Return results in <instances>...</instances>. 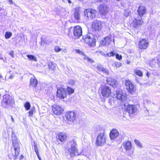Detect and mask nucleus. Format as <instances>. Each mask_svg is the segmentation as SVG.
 <instances>
[{
    "mask_svg": "<svg viewBox=\"0 0 160 160\" xmlns=\"http://www.w3.org/2000/svg\"><path fill=\"white\" fill-rule=\"evenodd\" d=\"M125 108L126 111L128 112L129 114H132L135 113L137 110V108L135 105L128 104L126 105V104H124Z\"/></svg>",
    "mask_w": 160,
    "mask_h": 160,
    "instance_id": "nucleus-17",
    "label": "nucleus"
},
{
    "mask_svg": "<svg viewBox=\"0 0 160 160\" xmlns=\"http://www.w3.org/2000/svg\"><path fill=\"white\" fill-rule=\"evenodd\" d=\"M106 136L104 132L99 134L97 137L96 144L97 146H102L106 143Z\"/></svg>",
    "mask_w": 160,
    "mask_h": 160,
    "instance_id": "nucleus-5",
    "label": "nucleus"
},
{
    "mask_svg": "<svg viewBox=\"0 0 160 160\" xmlns=\"http://www.w3.org/2000/svg\"><path fill=\"white\" fill-rule=\"evenodd\" d=\"M54 50L56 52H58L61 51V49L58 46H56L55 47Z\"/></svg>",
    "mask_w": 160,
    "mask_h": 160,
    "instance_id": "nucleus-39",
    "label": "nucleus"
},
{
    "mask_svg": "<svg viewBox=\"0 0 160 160\" xmlns=\"http://www.w3.org/2000/svg\"><path fill=\"white\" fill-rule=\"evenodd\" d=\"M115 55V53H114V52L112 51L111 52H108L107 54V55L109 57L113 56H114Z\"/></svg>",
    "mask_w": 160,
    "mask_h": 160,
    "instance_id": "nucleus-41",
    "label": "nucleus"
},
{
    "mask_svg": "<svg viewBox=\"0 0 160 160\" xmlns=\"http://www.w3.org/2000/svg\"><path fill=\"white\" fill-rule=\"evenodd\" d=\"M149 45V42L147 39L145 38L141 39L138 43V48L141 49H146Z\"/></svg>",
    "mask_w": 160,
    "mask_h": 160,
    "instance_id": "nucleus-9",
    "label": "nucleus"
},
{
    "mask_svg": "<svg viewBox=\"0 0 160 160\" xmlns=\"http://www.w3.org/2000/svg\"><path fill=\"white\" fill-rule=\"evenodd\" d=\"M119 135V133L117 130L113 129L110 133V137L111 139H113L116 138Z\"/></svg>",
    "mask_w": 160,
    "mask_h": 160,
    "instance_id": "nucleus-20",
    "label": "nucleus"
},
{
    "mask_svg": "<svg viewBox=\"0 0 160 160\" xmlns=\"http://www.w3.org/2000/svg\"><path fill=\"white\" fill-rule=\"evenodd\" d=\"M9 54L12 58H13L14 57V52L13 51H11L9 53Z\"/></svg>",
    "mask_w": 160,
    "mask_h": 160,
    "instance_id": "nucleus-45",
    "label": "nucleus"
},
{
    "mask_svg": "<svg viewBox=\"0 0 160 160\" xmlns=\"http://www.w3.org/2000/svg\"><path fill=\"white\" fill-rule=\"evenodd\" d=\"M124 148L126 150H129L131 148V142L128 141H125L123 144Z\"/></svg>",
    "mask_w": 160,
    "mask_h": 160,
    "instance_id": "nucleus-23",
    "label": "nucleus"
},
{
    "mask_svg": "<svg viewBox=\"0 0 160 160\" xmlns=\"http://www.w3.org/2000/svg\"><path fill=\"white\" fill-rule=\"evenodd\" d=\"M57 97L58 98L63 99L66 97L67 92L64 88H60L57 89Z\"/></svg>",
    "mask_w": 160,
    "mask_h": 160,
    "instance_id": "nucleus-13",
    "label": "nucleus"
},
{
    "mask_svg": "<svg viewBox=\"0 0 160 160\" xmlns=\"http://www.w3.org/2000/svg\"><path fill=\"white\" fill-rule=\"evenodd\" d=\"M29 117H30V116H31L32 117L33 115V111L31 110L29 112Z\"/></svg>",
    "mask_w": 160,
    "mask_h": 160,
    "instance_id": "nucleus-46",
    "label": "nucleus"
},
{
    "mask_svg": "<svg viewBox=\"0 0 160 160\" xmlns=\"http://www.w3.org/2000/svg\"><path fill=\"white\" fill-rule=\"evenodd\" d=\"M97 68L99 71L101 72L106 75H108L109 74L108 70L104 68L101 65H98L97 67Z\"/></svg>",
    "mask_w": 160,
    "mask_h": 160,
    "instance_id": "nucleus-21",
    "label": "nucleus"
},
{
    "mask_svg": "<svg viewBox=\"0 0 160 160\" xmlns=\"http://www.w3.org/2000/svg\"><path fill=\"white\" fill-rule=\"evenodd\" d=\"M100 90H101L102 95L105 98H108L111 93V90L109 87L106 85L101 86Z\"/></svg>",
    "mask_w": 160,
    "mask_h": 160,
    "instance_id": "nucleus-7",
    "label": "nucleus"
},
{
    "mask_svg": "<svg viewBox=\"0 0 160 160\" xmlns=\"http://www.w3.org/2000/svg\"><path fill=\"white\" fill-rule=\"evenodd\" d=\"M146 9L144 6H140L138 7L137 10L138 14L140 17L144 15L146 12Z\"/></svg>",
    "mask_w": 160,
    "mask_h": 160,
    "instance_id": "nucleus-19",
    "label": "nucleus"
},
{
    "mask_svg": "<svg viewBox=\"0 0 160 160\" xmlns=\"http://www.w3.org/2000/svg\"><path fill=\"white\" fill-rule=\"evenodd\" d=\"M114 64L115 66L117 67V68H119L122 65V64L121 63L118 62H114Z\"/></svg>",
    "mask_w": 160,
    "mask_h": 160,
    "instance_id": "nucleus-40",
    "label": "nucleus"
},
{
    "mask_svg": "<svg viewBox=\"0 0 160 160\" xmlns=\"http://www.w3.org/2000/svg\"><path fill=\"white\" fill-rule=\"evenodd\" d=\"M134 142L138 147L141 148L142 147V143L138 140L135 139L134 140Z\"/></svg>",
    "mask_w": 160,
    "mask_h": 160,
    "instance_id": "nucleus-33",
    "label": "nucleus"
},
{
    "mask_svg": "<svg viewBox=\"0 0 160 160\" xmlns=\"http://www.w3.org/2000/svg\"><path fill=\"white\" fill-rule=\"evenodd\" d=\"M68 82L71 85H74L75 83V81L72 79L70 80Z\"/></svg>",
    "mask_w": 160,
    "mask_h": 160,
    "instance_id": "nucleus-44",
    "label": "nucleus"
},
{
    "mask_svg": "<svg viewBox=\"0 0 160 160\" xmlns=\"http://www.w3.org/2000/svg\"><path fill=\"white\" fill-rule=\"evenodd\" d=\"M92 28L93 31H100L102 28V26L101 21L95 20L92 23Z\"/></svg>",
    "mask_w": 160,
    "mask_h": 160,
    "instance_id": "nucleus-10",
    "label": "nucleus"
},
{
    "mask_svg": "<svg viewBox=\"0 0 160 160\" xmlns=\"http://www.w3.org/2000/svg\"><path fill=\"white\" fill-rule=\"evenodd\" d=\"M12 142L14 149H11V152H12V153H9L8 156L10 159H12L13 158L14 160H15L18 158L19 153L20 145L18 140Z\"/></svg>",
    "mask_w": 160,
    "mask_h": 160,
    "instance_id": "nucleus-3",
    "label": "nucleus"
},
{
    "mask_svg": "<svg viewBox=\"0 0 160 160\" xmlns=\"http://www.w3.org/2000/svg\"><path fill=\"white\" fill-rule=\"evenodd\" d=\"M97 11L92 8H89L85 9L84 12L85 17H86V19H91L95 18L96 17Z\"/></svg>",
    "mask_w": 160,
    "mask_h": 160,
    "instance_id": "nucleus-4",
    "label": "nucleus"
},
{
    "mask_svg": "<svg viewBox=\"0 0 160 160\" xmlns=\"http://www.w3.org/2000/svg\"><path fill=\"white\" fill-rule=\"evenodd\" d=\"M38 80L34 78H32L30 80V86L32 87L33 88H35L38 84Z\"/></svg>",
    "mask_w": 160,
    "mask_h": 160,
    "instance_id": "nucleus-24",
    "label": "nucleus"
},
{
    "mask_svg": "<svg viewBox=\"0 0 160 160\" xmlns=\"http://www.w3.org/2000/svg\"><path fill=\"white\" fill-rule=\"evenodd\" d=\"M77 114L73 111H69L66 113V117L68 122L70 124L76 119Z\"/></svg>",
    "mask_w": 160,
    "mask_h": 160,
    "instance_id": "nucleus-8",
    "label": "nucleus"
},
{
    "mask_svg": "<svg viewBox=\"0 0 160 160\" xmlns=\"http://www.w3.org/2000/svg\"><path fill=\"white\" fill-rule=\"evenodd\" d=\"M117 1H120V0H116Z\"/></svg>",
    "mask_w": 160,
    "mask_h": 160,
    "instance_id": "nucleus-56",
    "label": "nucleus"
},
{
    "mask_svg": "<svg viewBox=\"0 0 160 160\" xmlns=\"http://www.w3.org/2000/svg\"><path fill=\"white\" fill-rule=\"evenodd\" d=\"M12 76H10V77H9V78L10 79H12Z\"/></svg>",
    "mask_w": 160,
    "mask_h": 160,
    "instance_id": "nucleus-54",
    "label": "nucleus"
},
{
    "mask_svg": "<svg viewBox=\"0 0 160 160\" xmlns=\"http://www.w3.org/2000/svg\"><path fill=\"white\" fill-rule=\"evenodd\" d=\"M149 75H150V74H149V73H148V72H147V76L148 77H149V75H149Z\"/></svg>",
    "mask_w": 160,
    "mask_h": 160,
    "instance_id": "nucleus-52",
    "label": "nucleus"
},
{
    "mask_svg": "<svg viewBox=\"0 0 160 160\" xmlns=\"http://www.w3.org/2000/svg\"><path fill=\"white\" fill-rule=\"evenodd\" d=\"M67 137L65 133H60L58 136V138L61 142L64 141L66 140Z\"/></svg>",
    "mask_w": 160,
    "mask_h": 160,
    "instance_id": "nucleus-26",
    "label": "nucleus"
},
{
    "mask_svg": "<svg viewBox=\"0 0 160 160\" xmlns=\"http://www.w3.org/2000/svg\"><path fill=\"white\" fill-rule=\"evenodd\" d=\"M68 2L70 3L71 2L69 0H68Z\"/></svg>",
    "mask_w": 160,
    "mask_h": 160,
    "instance_id": "nucleus-55",
    "label": "nucleus"
},
{
    "mask_svg": "<svg viewBox=\"0 0 160 160\" xmlns=\"http://www.w3.org/2000/svg\"><path fill=\"white\" fill-rule=\"evenodd\" d=\"M76 50L77 51V52L79 53H80V51L79 50Z\"/></svg>",
    "mask_w": 160,
    "mask_h": 160,
    "instance_id": "nucleus-53",
    "label": "nucleus"
},
{
    "mask_svg": "<svg viewBox=\"0 0 160 160\" xmlns=\"http://www.w3.org/2000/svg\"><path fill=\"white\" fill-rule=\"evenodd\" d=\"M142 21L141 20L135 19L133 21V25L135 28L138 27L142 25Z\"/></svg>",
    "mask_w": 160,
    "mask_h": 160,
    "instance_id": "nucleus-25",
    "label": "nucleus"
},
{
    "mask_svg": "<svg viewBox=\"0 0 160 160\" xmlns=\"http://www.w3.org/2000/svg\"><path fill=\"white\" fill-rule=\"evenodd\" d=\"M116 95L117 98L122 102L125 101L127 98L126 94L121 90L116 91Z\"/></svg>",
    "mask_w": 160,
    "mask_h": 160,
    "instance_id": "nucleus-14",
    "label": "nucleus"
},
{
    "mask_svg": "<svg viewBox=\"0 0 160 160\" xmlns=\"http://www.w3.org/2000/svg\"><path fill=\"white\" fill-rule=\"evenodd\" d=\"M77 146L76 141L72 140L68 142L65 148V155L68 158L74 155H78L79 153Z\"/></svg>",
    "mask_w": 160,
    "mask_h": 160,
    "instance_id": "nucleus-1",
    "label": "nucleus"
},
{
    "mask_svg": "<svg viewBox=\"0 0 160 160\" xmlns=\"http://www.w3.org/2000/svg\"><path fill=\"white\" fill-rule=\"evenodd\" d=\"M84 59H86L87 61H88V62H90L91 63H92L93 62V60H92V59L89 58L88 57H86L85 58H83Z\"/></svg>",
    "mask_w": 160,
    "mask_h": 160,
    "instance_id": "nucleus-43",
    "label": "nucleus"
},
{
    "mask_svg": "<svg viewBox=\"0 0 160 160\" xmlns=\"http://www.w3.org/2000/svg\"><path fill=\"white\" fill-rule=\"evenodd\" d=\"M8 2L10 4H12L13 3L12 0H8Z\"/></svg>",
    "mask_w": 160,
    "mask_h": 160,
    "instance_id": "nucleus-49",
    "label": "nucleus"
},
{
    "mask_svg": "<svg viewBox=\"0 0 160 160\" xmlns=\"http://www.w3.org/2000/svg\"><path fill=\"white\" fill-rule=\"evenodd\" d=\"M27 56L28 58L30 60H32L34 62H36L37 61V58L35 57L33 55H27Z\"/></svg>",
    "mask_w": 160,
    "mask_h": 160,
    "instance_id": "nucleus-30",
    "label": "nucleus"
},
{
    "mask_svg": "<svg viewBox=\"0 0 160 160\" xmlns=\"http://www.w3.org/2000/svg\"><path fill=\"white\" fill-rule=\"evenodd\" d=\"M36 154L37 155L38 158V159H39V160H42L41 159V158L40 156L39 155V153H38V154Z\"/></svg>",
    "mask_w": 160,
    "mask_h": 160,
    "instance_id": "nucleus-48",
    "label": "nucleus"
},
{
    "mask_svg": "<svg viewBox=\"0 0 160 160\" xmlns=\"http://www.w3.org/2000/svg\"><path fill=\"white\" fill-rule=\"evenodd\" d=\"M150 65L153 69L158 68L160 66V61L158 59H153L150 62Z\"/></svg>",
    "mask_w": 160,
    "mask_h": 160,
    "instance_id": "nucleus-18",
    "label": "nucleus"
},
{
    "mask_svg": "<svg viewBox=\"0 0 160 160\" xmlns=\"http://www.w3.org/2000/svg\"><path fill=\"white\" fill-rule=\"evenodd\" d=\"M106 81L107 83L110 86L115 85L117 83L116 80L111 77L107 78Z\"/></svg>",
    "mask_w": 160,
    "mask_h": 160,
    "instance_id": "nucleus-22",
    "label": "nucleus"
},
{
    "mask_svg": "<svg viewBox=\"0 0 160 160\" xmlns=\"http://www.w3.org/2000/svg\"><path fill=\"white\" fill-rule=\"evenodd\" d=\"M74 16L76 19L78 20L80 18V14L79 10L78 8H76L75 10Z\"/></svg>",
    "mask_w": 160,
    "mask_h": 160,
    "instance_id": "nucleus-28",
    "label": "nucleus"
},
{
    "mask_svg": "<svg viewBox=\"0 0 160 160\" xmlns=\"http://www.w3.org/2000/svg\"><path fill=\"white\" fill-rule=\"evenodd\" d=\"M110 38L108 37H106L102 41L101 44L102 46L108 45L110 43Z\"/></svg>",
    "mask_w": 160,
    "mask_h": 160,
    "instance_id": "nucleus-27",
    "label": "nucleus"
},
{
    "mask_svg": "<svg viewBox=\"0 0 160 160\" xmlns=\"http://www.w3.org/2000/svg\"><path fill=\"white\" fill-rule=\"evenodd\" d=\"M48 64L49 69H53L55 68V67L54 65L53 64V62H48Z\"/></svg>",
    "mask_w": 160,
    "mask_h": 160,
    "instance_id": "nucleus-34",
    "label": "nucleus"
},
{
    "mask_svg": "<svg viewBox=\"0 0 160 160\" xmlns=\"http://www.w3.org/2000/svg\"><path fill=\"white\" fill-rule=\"evenodd\" d=\"M23 158V156L22 155H21L20 157V160H21Z\"/></svg>",
    "mask_w": 160,
    "mask_h": 160,
    "instance_id": "nucleus-50",
    "label": "nucleus"
},
{
    "mask_svg": "<svg viewBox=\"0 0 160 160\" xmlns=\"http://www.w3.org/2000/svg\"><path fill=\"white\" fill-rule=\"evenodd\" d=\"M74 36L77 38H79L82 35V30L81 27L77 26L74 27L73 30Z\"/></svg>",
    "mask_w": 160,
    "mask_h": 160,
    "instance_id": "nucleus-15",
    "label": "nucleus"
},
{
    "mask_svg": "<svg viewBox=\"0 0 160 160\" xmlns=\"http://www.w3.org/2000/svg\"><path fill=\"white\" fill-rule=\"evenodd\" d=\"M67 90L69 95H70L73 93L74 92V90L69 87H68Z\"/></svg>",
    "mask_w": 160,
    "mask_h": 160,
    "instance_id": "nucleus-35",
    "label": "nucleus"
},
{
    "mask_svg": "<svg viewBox=\"0 0 160 160\" xmlns=\"http://www.w3.org/2000/svg\"><path fill=\"white\" fill-rule=\"evenodd\" d=\"M24 106L27 110H29L30 109L31 107L30 103L28 102H27L25 103Z\"/></svg>",
    "mask_w": 160,
    "mask_h": 160,
    "instance_id": "nucleus-32",
    "label": "nucleus"
},
{
    "mask_svg": "<svg viewBox=\"0 0 160 160\" xmlns=\"http://www.w3.org/2000/svg\"><path fill=\"white\" fill-rule=\"evenodd\" d=\"M12 35L11 32H6L5 34V38L6 39H9L11 37Z\"/></svg>",
    "mask_w": 160,
    "mask_h": 160,
    "instance_id": "nucleus-36",
    "label": "nucleus"
},
{
    "mask_svg": "<svg viewBox=\"0 0 160 160\" xmlns=\"http://www.w3.org/2000/svg\"><path fill=\"white\" fill-rule=\"evenodd\" d=\"M52 112L55 114L58 115L61 114L63 109L61 107L57 105H54L52 107Z\"/></svg>",
    "mask_w": 160,
    "mask_h": 160,
    "instance_id": "nucleus-16",
    "label": "nucleus"
},
{
    "mask_svg": "<svg viewBox=\"0 0 160 160\" xmlns=\"http://www.w3.org/2000/svg\"><path fill=\"white\" fill-rule=\"evenodd\" d=\"M82 38L85 42L90 46H93L95 44L96 39H94V37L92 34H90V35L88 34L83 36Z\"/></svg>",
    "mask_w": 160,
    "mask_h": 160,
    "instance_id": "nucleus-6",
    "label": "nucleus"
},
{
    "mask_svg": "<svg viewBox=\"0 0 160 160\" xmlns=\"http://www.w3.org/2000/svg\"><path fill=\"white\" fill-rule=\"evenodd\" d=\"M126 89L131 94L134 92L136 90L135 87L133 84L129 80H126L125 82Z\"/></svg>",
    "mask_w": 160,
    "mask_h": 160,
    "instance_id": "nucleus-11",
    "label": "nucleus"
},
{
    "mask_svg": "<svg viewBox=\"0 0 160 160\" xmlns=\"http://www.w3.org/2000/svg\"><path fill=\"white\" fill-rule=\"evenodd\" d=\"M116 58L117 59H118V60H120L122 59V57L121 55H119L118 54H116Z\"/></svg>",
    "mask_w": 160,
    "mask_h": 160,
    "instance_id": "nucleus-42",
    "label": "nucleus"
},
{
    "mask_svg": "<svg viewBox=\"0 0 160 160\" xmlns=\"http://www.w3.org/2000/svg\"><path fill=\"white\" fill-rule=\"evenodd\" d=\"M5 81V80L3 78L2 76L0 77V82H4Z\"/></svg>",
    "mask_w": 160,
    "mask_h": 160,
    "instance_id": "nucleus-47",
    "label": "nucleus"
},
{
    "mask_svg": "<svg viewBox=\"0 0 160 160\" xmlns=\"http://www.w3.org/2000/svg\"><path fill=\"white\" fill-rule=\"evenodd\" d=\"M15 105V101L8 95L6 94L3 96V99L1 101L2 106L5 108H13Z\"/></svg>",
    "mask_w": 160,
    "mask_h": 160,
    "instance_id": "nucleus-2",
    "label": "nucleus"
},
{
    "mask_svg": "<svg viewBox=\"0 0 160 160\" xmlns=\"http://www.w3.org/2000/svg\"><path fill=\"white\" fill-rule=\"evenodd\" d=\"M12 142L13 141H15L16 140H17V138L16 136H15V134L13 133H12Z\"/></svg>",
    "mask_w": 160,
    "mask_h": 160,
    "instance_id": "nucleus-38",
    "label": "nucleus"
},
{
    "mask_svg": "<svg viewBox=\"0 0 160 160\" xmlns=\"http://www.w3.org/2000/svg\"><path fill=\"white\" fill-rule=\"evenodd\" d=\"M99 10L100 14L105 15L109 11V7L105 4H102L99 7Z\"/></svg>",
    "mask_w": 160,
    "mask_h": 160,
    "instance_id": "nucleus-12",
    "label": "nucleus"
},
{
    "mask_svg": "<svg viewBox=\"0 0 160 160\" xmlns=\"http://www.w3.org/2000/svg\"><path fill=\"white\" fill-rule=\"evenodd\" d=\"M134 73L135 74L138 76L139 77L142 76L143 75L141 71L136 69L134 70Z\"/></svg>",
    "mask_w": 160,
    "mask_h": 160,
    "instance_id": "nucleus-31",
    "label": "nucleus"
},
{
    "mask_svg": "<svg viewBox=\"0 0 160 160\" xmlns=\"http://www.w3.org/2000/svg\"><path fill=\"white\" fill-rule=\"evenodd\" d=\"M11 119H12V122H14V119L13 118H12V116H11Z\"/></svg>",
    "mask_w": 160,
    "mask_h": 160,
    "instance_id": "nucleus-51",
    "label": "nucleus"
},
{
    "mask_svg": "<svg viewBox=\"0 0 160 160\" xmlns=\"http://www.w3.org/2000/svg\"><path fill=\"white\" fill-rule=\"evenodd\" d=\"M49 43V42L46 38H41V45L43 46L45 44H48Z\"/></svg>",
    "mask_w": 160,
    "mask_h": 160,
    "instance_id": "nucleus-29",
    "label": "nucleus"
},
{
    "mask_svg": "<svg viewBox=\"0 0 160 160\" xmlns=\"http://www.w3.org/2000/svg\"><path fill=\"white\" fill-rule=\"evenodd\" d=\"M33 147L35 151L36 152V154H38V153H39V152L38 151L37 146V144L35 142H34V145Z\"/></svg>",
    "mask_w": 160,
    "mask_h": 160,
    "instance_id": "nucleus-37",
    "label": "nucleus"
}]
</instances>
